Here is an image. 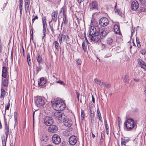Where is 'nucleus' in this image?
I'll list each match as a JSON object with an SVG mask.
<instances>
[{
  "instance_id": "obj_32",
  "label": "nucleus",
  "mask_w": 146,
  "mask_h": 146,
  "mask_svg": "<svg viewBox=\"0 0 146 146\" xmlns=\"http://www.w3.org/2000/svg\"><path fill=\"white\" fill-rule=\"evenodd\" d=\"M5 132L7 138L9 133V128L5 129Z\"/></svg>"
},
{
  "instance_id": "obj_14",
  "label": "nucleus",
  "mask_w": 146,
  "mask_h": 146,
  "mask_svg": "<svg viewBox=\"0 0 146 146\" xmlns=\"http://www.w3.org/2000/svg\"><path fill=\"white\" fill-rule=\"evenodd\" d=\"M131 9L134 11L136 10L139 7V4L137 1H133L131 3Z\"/></svg>"
},
{
  "instance_id": "obj_41",
  "label": "nucleus",
  "mask_w": 146,
  "mask_h": 146,
  "mask_svg": "<svg viewBox=\"0 0 146 146\" xmlns=\"http://www.w3.org/2000/svg\"><path fill=\"white\" fill-rule=\"evenodd\" d=\"M141 4L145 5L146 4V0H139Z\"/></svg>"
},
{
  "instance_id": "obj_53",
  "label": "nucleus",
  "mask_w": 146,
  "mask_h": 146,
  "mask_svg": "<svg viewBox=\"0 0 146 146\" xmlns=\"http://www.w3.org/2000/svg\"><path fill=\"white\" fill-rule=\"evenodd\" d=\"M59 36L60 37V38H59V42L60 44H61L62 43V40H63V38H62V36Z\"/></svg>"
},
{
  "instance_id": "obj_15",
  "label": "nucleus",
  "mask_w": 146,
  "mask_h": 146,
  "mask_svg": "<svg viewBox=\"0 0 146 146\" xmlns=\"http://www.w3.org/2000/svg\"><path fill=\"white\" fill-rule=\"evenodd\" d=\"M48 131L52 133H55L58 130L57 127L54 125H51L48 127Z\"/></svg>"
},
{
  "instance_id": "obj_60",
  "label": "nucleus",
  "mask_w": 146,
  "mask_h": 146,
  "mask_svg": "<svg viewBox=\"0 0 146 146\" xmlns=\"http://www.w3.org/2000/svg\"><path fill=\"white\" fill-rule=\"evenodd\" d=\"M23 56H25V54L24 49L23 47Z\"/></svg>"
},
{
  "instance_id": "obj_4",
  "label": "nucleus",
  "mask_w": 146,
  "mask_h": 146,
  "mask_svg": "<svg viewBox=\"0 0 146 146\" xmlns=\"http://www.w3.org/2000/svg\"><path fill=\"white\" fill-rule=\"evenodd\" d=\"M45 98L43 97L37 96L35 99V105L40 107L44 106L45 104Z\"/></svg>"
},
{
  "instance_id": "obj_51",
  "label": "nucleus",
  "mask_w": 146,
  "mask_h": 146,
  "mask_svg": "<svg viewBox=\"0 0 146 146\" xmlns=\"http://www.w3.org/2000/svg\"><path fill=\"white\" fill-rule=\"evenodd\" d=\"M57 82L58 83H60L62 85H64L65 84L64 82L61 80L58 81Z\"/></svg>"
},
{
  "instance_id": "obj_42",
  "label": "nucleus",
  "mask_w": 146,
  "mask_h": 146,
  "mask_svg": "<svg viewBox=\"0 0 146 146\" xmlns=\"http://www.w3.org/2000/svg\"><path fill=\"white\" fill-rule=\"evenodd\" d=\"M115 12L117 13V14L119 15H121V12L120 10L119 9H117L115 11Z\"/></svg>"
},
{
  "instance_id": "obj_38",
  "label": "nucleus",
  "mask_w": 146,
  "mask_h": 146,
  "mask_svg": "<svg viewBox=\"0 0 146 146\" xmlns=\"http://www.w3.org/2000/svg\"><path fill=\"white\" fill-rule=\"evenodd\" d=\"M140 79H141L140 77H137L136 78H134L133 79V80L135 82H139L140 81Z\"/></svg>"
},
{
  "instance_id": "obj_9",
  "label": "nucleus",
  "mask_w": 146,
  "mask_h": 146,
  "mask_svg": "<svg viewBox=\"0 0 146 146\" xmlns=\"http://www.w3.org/2000/svg\"><path fill=\"white\" fill-rule=\"evenodd\" d=\"M52 141L53 143L56 145L59 144L61 142L60 136L57 134H54L52 137Z\"/></svg>"
},
{
  "instance_id": "obj_61",
  "label": "nucleus",
  "mask_w": 146,
  "mask_h": 146,
  "mask_svg": "<svg viewBox=\"0 0 146 146\" xmlns=\"http://www.w3.org/2000/svg\"><path fill=\"white\" fill-rule=\"evenodd\" d=\"M20 5H23V0H19Z\"/></svg>"
},
{
  "instance_id": "obj_45",
  "label": "nucleus",
  "mask_w": 146,
  "mask_h": 146,
  "mask_svg": "<svg viewBox=\"0 0 146 146\" xmlns=\"http://www.w3.org/2000/svg\"><path fill=\"white\" fill-rule=\"evenodd\" d=\"M23 5H19V8L20 11V14L21 15L22 14V9H23Z\"/></svg>"
},
{
  "instance_id": "obj_18",
  "label": "nucleus",
  "mask_w": 146,
  "mask_h": 146,
  "mask_svg": "<svg viewBox=\"0 0 146 146\" xmlns=\"http://www.w3.org/2000/svg\"><path fill=\"white\" fill-rule=\"evenodd\" d=\"M138 62L140 66L144 70H146V64L140 59H138Z\"/></svg>"
},
{
  "instance_id": "obj_48",
  "label": "nucleus",
  "mask_w": 146,
  "mask_h": 146,
  "mask_svg": "<svg viewBox=\"0 0 146 146\" xmlns=\"http://www.w3.org/2000/svg\"><path fill=\"white\" fill-rule=\"evenodd\" d=\"M38 18V17L37 15L34 18H33V19H32V23L33 24L35 20L36 19H37Z\"/></svg>"
},
{
  "instance_id": "obj_37",
  "label": "nucleus",
  "mask_w": 146,
  "mask_h": 146,
  "mask_svg": "<svg viewBox=\"0 0 146 146\" xmlns=\"http://www.w3.org/2000/svg\"><path fill=\"white\" fill-rule=\"evenodd\" d=\"M53 26L54 24H52V25H50V24L49 27L50 28V29L51 30L52 32L53 33H54V29H53Z\"/></svg>"
},
{
  "instance_id": "obj_50",
  "label": "nucleus",
  "mask_w": 146,
  "mask_h": 146,
  "mask_svg": "<svg viewBox=\"0 0 146 146\" xmlns=\"http://www.w3.org/2000/svg\"><path fill=\"white\" fill-rule=\"evenodd\" d=\"M42 24H43V27H45V25H46V21L45 20H44V19H42Z\"/></svg>"
},
{
  "instance_id": "obj_7",
  "label": "nucleus",
  "mask_w": 146,
  "mask_h": 146,
  "mask_svg": "<svg viewBox=\"0 0 146 146\" xmlns=\"http://www.w3.org/2000/svg\"><path fill=\"white\" fill-rule=\"evenodd\" d=\"M99 22L100 25L103 27H106L109 24L108 19L105 17L101 18Z\"/></svg>"
},
{
  "instance_id": "obj_39",
  "label": "nucleus",
  "mask_w": 146,
  "mask_h": 146,
  "mask_svg": "<svg viewBox=\"0 0 146 146\" xmlns=\"http://www.w3.org/2000/svg\"><path fill=\"white\" fill-rule=\"evenodd\" d=\"M17 113L16 112H15L14 113V118L15 119V122H16L17 117Z\"/></svg>"
},
{
  "instance_id": "obj_44",
  "label": "nucleus",
  "mask_w": 146,
  "mask_h": 146,
  "mask_svg": "<svg viewBox=\"0 0 146 146\" xmlns=\"http://www.w3.org/2000/svg\"><path fill=\"white\" fill-rule=\"evenodd\" d=\"M4 123H5V128L6 129V128H9V125L7 124V122L6 121V120H5Z\"/></svg>"
},
{
  "instance_id": "obj_40",
  "label": "nucleus",
  "mask_w": 146,
  "mask_h": 146,
  "mask_svg": "<svg viewBox=\"0 0 146 146\" xmlns=\"http://www.w3.org/2000/svg\"><path fill=\"white\" fill-rule=\"evenodd\" d=\"M140 11L141 12H145L146 9L143 7H141L140 8Z\"/></svg>"
},
{
  "instance_id": "obj_30",
  "label": "nucleus",
  "mask_w": 146,
  "mask_h": 146,
  "mask_svg": "<svg viewBox=\"0 0 146 146\" xmlns=\"http://www.w3.org/2000/svg\"><path fill=\"white\" fill-rule=\"evenodd\" d=\"M129 77V76L127 75H126L123 78V80L124 82L126 83H127L128 82Z\"/></svg>"
},
{
  "instance_id": "obj_46",
  "label": "nucleus",
  "mask_w": 146,
  "mask_h": 146,
  "mask_svg": "<svg viewBox=\"0 0 146 146\" xmlns=\"http://www.w3.org/2000/svg\"><path fill=\"white\" fill-rule=\"evenodd\" d=\"M141 53L143 55H144L146 53V51L145 49H143L141 50Z\"/></svg>"
},
{
  "instance_id": "obj_22",
  "label": "nucleus",
  "mask_w": 146,
  "mask_h": 146,
  "mask_svg": "<svg viewBox=\"0 0 146 146\" xmlns=\"http://www.w3.org/2000/svg\"><path fill=\"white\" fill-rule=\"evenodd\" d=\"M58 14V12L56 11H54L52 13V20L53 21L56 22L57 20V16Z\"/></svg>"
},
{
  "instance_id": "obj_10",
  "label": "nucleus",
  "mask_w": 146,
  "mask_h": 146,
  "mask_svg": "<svg viewBox=\"0 0 146 146\" xmlns=\"http://www.w3.org/2000/svg\"><path fill=\"white\" fill-rule=\"evenodd\" d=\"M108 33V32L105 29H100L97 31V33L99 34L102 39L104 38Z\"/></svg>"
},
{
  "instance_id": "obj_35",
  "label": "nucleus",
  "mask_w": 146,
  "mask_h": 146,
  "mask_svg": "<svg viewBox=\"0 0 146 146\" xmlns=\"http://www.w3.org/2000/svg\"><path fill=\"white\" fill-rule=\"evenodd\" d=\"M10 102L9 101V102H8L7 106H6V107H5V113L6 112V110H9V108L10 106Z\"/></svg>"
},
{
  "instance_id": "obj_24",
  "label": "nucleus",
  "mask_w": 146,
  "mask_h": 146,
  "mask_svg": "<svg viewBox=\"0 0 146 146\" xmlns=\"http://www.w3.org/2000/svg\"><path fill=\"white\" fill-rule=\"evenodd\" d=\"M113 29L114 32L117 34L119 33L120 31L118 26L117 25H115L114 26Z\"/></svg>"
},
{
  "instance_id": "obj_1",
  "label": "nucleus",
  "mask_w": 146,
  "mask_h": 146,
  "mask_svg": "<svg viewBox=\"0 0 146 146\" xmlns=\"http://www.w3.org/2000/svg\"><path fill=\"white\" fill-rule=\"evenodd\" d=\"M54 116L58 119L59 122H64L66 126L70 127L72 125V122L71 119L65 118V115L63 114L56 112L54 113Z\"/></svg>"
},
{
  "instance_id": "obj_11",
  "label": "nucleus",
  "mask_w": 146,
  "mask_h": 146,
  "mask_svg": "<svg viewBox=\"0 0 146 146\" xmlns=\"http://www.w3.org/2000/svg\"><path fill=\"white\" fill-rule=\"evenodd\" d=\"M44 121L45 124L47 126L51 125L53 122V120L52 118L49 117H46Z\"/></svg>"
},
{
  "instance_id": "obj_52",
  "label": "nucleus",
  "mask_w": 146,
  "mask_h": 146,
  "mask_svg": "<svg viewBox=\"0 0 146 146\" xmlns=\"http://www.w3.org/2000/svg\"><path fill=\"white\" fill-rule=\"evenodd\" d=\"M76 94L77 98L78 99V100L79 101V93L77 92V91H76Z\"/></svg>"
},
{
  "instance_id": "obj_25",
  "label": "nucleus",
  "mask_w": 146,
  "mask_h": 146,
  "mask_svg": "<svg viewBox=\"0 0 146 146\" xmlns=\"http://www.w3.org/2000/svg\"><path fill=\"white\" fill-rule=\"evenodd\" d=\"M6 92L4 89L2 88L1 89V94L0 96L1 98H3L5 96Z\"/></svg>"
},
{
  "instance_id": "obj_29",
  "label": "nucleus",
  "mask_w": 146,
  "mask_h": 146,
  "mask_svg": "<svg viewBox=\"0 0 146 146\" xmlns=\"http://www.w3.org/2000/svg\"><path fill=\"white\" fill-rule=\"evenodd\" d=\"M94 82L95 83L101 86H102L103 85V83L100 80H98L97 78H95L94 80Z\"/></svg>"
},
{
  "instance_id": "obj_64",
  "label": "nucleus",
  "mask_w": 146,
  "mask_h": 146,
  "mask_svg": "<svg viewBox=\"0 0 146 146\" xmlns=\"http://www.w3.org/2000/svg\"><path fill=\"white\" fill-rule=\"evenodd\" d=\"M137 46L138 48L141 47V45L140 43L137 44Z\"/></svg>"
},
{
  "instance_id": "obj_2",
  "label": "nucleus",
  "mask_w": 146,
  "mask_h": 146,
  "mask_svg": "<svg viewBox=\"0 0 146 146\" xmlns=\"http://www.w3.org/2000/svg\"><path fill=\"white\" fill-rule=\"evenodd\" d=\"M52 106L55 110L59 111L63 110L66 107L65 103L60 99L57 100L52 104Z\"/></svg>"
},
{
  "instance_id": "obj_23",
  "label": "nucleus",
  "mask_w": 146,
  "mask_h": 146,
  "mask_svg": "<svg viewBox=\"0 0 146 146\" xmlns=\"http://www.w3.org/2000/svg\"><path fill=\"white\" fill-rule=\"evenodd\" d=\"M129 141L130 140L129 139H123L121 138V145L122 146H126L125 144Z\"/></svg>"
},
{
  "instance_id": "obj_47",
  "label": "nucleus",
  "mask_w": 146,
  "mask_h": 146,
  "mask_svg": "<svg viewBox=\"0 0 146 146\" xmlns=\"http://www.w3.org/2000/svg\"><path fill=\"white\" fill-rule=\"evenodd\" d=\"M104 86V87H110L111 86L109 84H103V85L102 86Z\"/></svg>"
},
{
  "instance_id": "obj_49",
  "label": "nucleus",
  "mask_w": 146,
  "mask_h": 146,
  "mask_svg": "<svg viewBox=\"0 0 146 146\" xmlns=\"http://www.w3.org/2000/svg\"><path fill=\"white\" fill-rule=\"evenodd\" d=\"M84 116H85V115H84V111H82V112H81V118H82V119H84Z\"/></svg>"
},
{
  "instance_id": "obj_17",
  "label": "nucleus",
  "mask_w": 146,
  "mask_h": 146,
  "mask_svg": "<svg viewBox=\"0 0 146 146\" xmlns=\"http://www.w3.org/2000/svg\"><path fill=\"white\" fill-rule=\"evenodd\" d=\"M7 67L3 65L2 68V77L7 78Z\"/></svg>"
},
{
  "instance_id": "obj_36",
  "label": "nucleus",
  "mask_w": 146,
  "mask_h": 146,
  "mask_svg": "<svg viewBox=\"0 0 146 146\" xmlns=\"http://www.w3.org/2000/svg\"><path fill=\"white\" fill-rule=\"evenodd\" d=\"M82 47L83 49L84 50V51L85 52L86 51V50L87 49V48H86V46H85V42L84 41L82 43Z\"/></svg>"
},
{
  "instance_id": "obj_8",
  "label": "nucleus",
  "mask_w": 146,
  "mask_h": 146,
  "mask_svg": "<svg viewBox=\"0 0 146 146\" xmlns=\"http://www.w3.org/2000/svg\"><path fill=\"white\" fill-rule=\"evenodd\" d=\"M92 37L89 38V39H90L91 41L93 40L94 42L98 43H99L101 42L102 38H100L99 34L97 33L96 35H93Z\"/></svg>"
},
{
  "instance_id": "obj_12",
  "label": "nucleus",
  "mask_w": 146,
  "mask_h": 146,
  "mask_svg": "<svg viewBox=\"0 0 146 146\" xmlns=\"http://www.w3.org/2000/svg\"><path fill=\"white\" fill-rule=\"evenodd\" d=\"M77 141V138L75 135H72L69 138V142L70 144L71 145H75Z\"/></svg>"
},
{
  "instance_id": "obj_28",
  "label": "nucleus",
  "mask_w": 146,
  "mask_h": 146,
  "mask_svg": "<svg viewBox=\"0 0 146 146\" xmlns=\"http://www.w3.org/2000/svg\"><path fill=\"white\" fill-rule=\"evenodd\" d=\"M42 68L41 65L40 64H38V65L36 66V71L37 73L41 70Z\"/></svg>"
},
{
  "instance_id": "obj_19",
  "label": "nucleus",
  "mask_w": 146,
  "mask_h": 146,
  "mask_svg": "<svg viewBox=\"0 0 146 146\" xmlns=\"http://www.w3.org/2000/svg\"><path fill=\"white\" fill-rule=\"evenodd\" d=\"M107 42L108 44L111 45L112 46H115L116 44V42L113 41L111 38H110L108 39L107 40Z\"/></svg>"
},
{
  "instance_id": "obj_27",
  "label": "nucleus",
  "mask_w": 146,
  "mask_h": 146,
  "mask_svg": "<svg viewBox=\"0 0 146 146\" xmlns=\"http://www.w3.org/2000/svg\"><path fill=\"white\" fill-rule=\"evenodd\" d=\"M97 116L99 120L102 121V117L101 116V114L100 111L99 110V108H98L97 109Z\"/></svg>"
},
{
  "instance_id": "obj_54",
  "label": "nucleus",
  "mask_w": 146,
  "mask_h": 146,
  "mask_svg": "<svg viewBox=\"0 0 146 146\" xmlns=\"http://www.w3.org/2000/svg\"><path fill=\"white\" fill-rule=\"evenodd\" d=\"M30 34H31V36L32 37H33V29L32 28L30 30Z\"/></svg>"
},
{
  "instance_id": "obj_6",
  "label": "nucleus",
  "mask_w": 146,
  "mask_h": 146,
  "mask_svg": "<svg viewBox=\"0 0 146 146\" xmlns=\"http://www.w3.org/2000/svg\"><path fill=\"white\" fill-rule=\"evenodd\" d=\"M89 7L90 11L97 10L98 7L97 2L94 1L90 3L89 4Z\"/></svg>"
},
{
  "instance_id": "obj_13",
  "label": "nucleus",
  "mask_w": 146,
  "mask_h": 146,
  "mask_svg": "<svg viewBox=\"0 0 146 146\" xmlns=\"http://www.w3.org/2000/svg\"><path fill=\"white\" fill-rule=\"evenodd\" d=\"M65 11L64 9V8H62L60 11V13L62 14L63 16V21L61 25V26H62L63 25H66L68 23L67 20L66 19V15L65 14Z\"/></svg>"
},
{
  "instance_id": "obj_21",
  "label": "nucleus",
  "mask_w": 146,
  "mask_h": 146,
  "mask_svg": "<svg viewBox=\"0 0 146 146\" xmlns=\"http://www.w3.org/2000/svg\"><path fill=\"white\" fill-rule=\"evenodd\" d=\"M8 84V81L7 78L2 79V86H7Z\"/></svg>"
},
{
  "instance_id": "obj_55",
  "label": "nucleus",
  "mask_w": 146,
  "mask_h": 146,
  "mask_svg": "<svg viewBox=\"0 0 146 146\" xmlns=\"http://www.w3.org/2000/svg\"><path fill=\"white\" fill-rule=\"evenodd\" d=\"M94 113L91 114L90 115V116L91 118V120L92 121V119H93L94 117Z\"/></svg>"
},
{
  "instance_id": "obj_31",
  "label": "nucleus",
  "mask_w": 146,
  "mask_h": 146,
  "mask_svg": "<svg viewBox=\"0 0 146 146\" xmlns=\"http://www.w3.org/2000/svg\"><path fill=\"white\" fill-rule=\"evenodd\" d=\"M54 43L56 49L57 50H58L59 47H60V46L59 43L57 41H55L54 42Z\"/></svg>"
},
{
  "instance_id": "obj_16",
  "label": "nucleus",
  "mask_w": 146,
  "mask_h": 146,
  "mask_svg": "<svg viewBox=\"0 0 146 146\" xmlns=\"http://www.w3.org/2000/svg\"><path fill=\"white\" fill-rule=\"evenodd\" d=\"M25 7L26 13L27 14L30 11V9H29L30 1L29 0H25Z\"/></svg>"
},
{
  "instance_id": "obj_58",
  "label": "nucleus",
  "mask_w": 146,
  "mask_h": 146,
  "mask_svg": "<svg viewBox=\"0 0 146 146\" xmlns=\"http://www.w3.org/2000/svg\"><path fill=\"white\" fill-rule=\"evenodd\" d=\"M78 3L79 4L81 3L82 2H83L84 0H77Z\"/></svg>"
},
{
  "instance_id": "obj_57",
  "label": "nucleus",
  "mask_w": 146,
  "mask_h": 146,
  "mask_svg": "<svg viewBox=\"0 0 146 146\" xmlns=\"http://www.w3.org/2000/svg\"><path fill=\"white\" fill-rule=\"evenodd\" d=\"M45 33H43V35L42 36V39H44V40H45Z\"/></svg>"
},
{
  "instance_id": "obj_63",
  "label": "nucleus",
  "mask_w": 146,
  "mask_h": 146,
  "mask_svg": "<svg viewBox=\"0 0 146 146\" xmlns=\"http://www.w3.org/2000/svg\"><path fill=\"white\" fill-rule=\"evenodd\" d=\"M105 128L106 130H108L109 129V127L108 126V125H105Z\"/></svg>"
},
{
  "instance_id": "obj_20",
  "label": "nucleus",
  "mask_w": 146,
  "mask_h": 146,
  "mask_svg": "<svg viewBox=\"0 0 146 146\" xmlns=\"http://www.w3.org/2000/svg\"><path fill=\"white\" fill-rule=\"evenodd\" d=\"M46 82L45 79L43 77L40 78V81L38 82V84L40 86H43Z\"/></svg>"
},
{
  "instance_id": "obj_34",
  "label": "nucleus",
  "mask_w": 146,
  "mask_h": 146,
  "mask_svg": "<svg viewBox=\"0 0 146 146\" xmlns=\"http://www.w3.org/2000/svg\"><path fill=\"white\" fill-rule=\"evenodd\" d=\"M27 62L28 63V64L29 66H30V64H31V59L30 57V55L29 54H28L27 55Z\"/></svg>"
},
{
  "instance_id": "obj_56",
  "label": "nucleus",
  "mask_w": 146,
  "mask_h": 146,
  "mask_svg": "<svg viewBox=\"0 0 146 146\" xmlns=\"http://www.w3.org/2000/svg\"><path fill=\"white\" fill-rule=\"evenodd\" d=\"M43 33H45L46 32V27H43Z\"/></svg>"
},
{
  "instance_id": "obj_5",
  "label": "nucleus",
  "mask_w": 146,
  "mask_h": 146,
  "mask_svg": "<svg viewBox=\"0 0 146 146\" xmlns=\"http://www.w3.org/2000/svg\"><path fill=\"white\" fill-rule=\"evenodd\" d=\"M134 120L132 119H128L124 123V125L125 126L127 130H131L135 126Z\"/></svg>"
},
{
  "instance_id": "obj_33",
  "label": "nucleus",
  "mask_w": 146,
  "mask_h": 146,
  "mask_svg": "<svg viewBox=\"0 0 146 146\" xmlns=\"http://www.w3.org/2000/svg\"><path fill=\"white\" fill-rule=\"evenodd\" d=\"M37 60L38 63V64H40L42 62V59L41 56L38 55L37 57Z\"/></svg>"
},
{
  "instance_id": "obj_59",
  "label": "nucleus",
  "mask_w": 146,
  "mask_h": 146,
  "mask_svg": "<svg viewBox=\"0 0 146 146\" xmlns=\"http://www.w3.org/2000/svg\"><path fill=\"white\" fill-rule=\"evenodd\" d=\"M11 60H13V55L12 52L11 53Z\"/></svg>"
},
{
  "instance_id": "obj_3",
  "label": "nucleus",
  "mask_w": 146,
  "mask_h": 146,
  "mask_svg": "<svg viewBox=\"0 0 146 146\" xmlns=\"http://www.w3.org/2000/svg\"><path fill=\"white\" fill-rule=\"evenodd\" d=\"M93 25L90 27L89 31V38L92 37L93 35L97 34V31L98 30L99 28L98 27V24L97 21L94 20L91 22Z\"/></svg>"
},
{
  "instance_id": "obj_62",
  "label": "nucleus",
  "mask_w": 146,
  "mask_h": 146,
  "mask_svg": "<svg viewBox=\"0 0 146 146\" xmlns=\"http://www.w3.org/2000/svg\"><path fill=\"white\" fill-rule=\"evenodd\" d=\"M92 102L94 103V102H95V99L94 98L93 96H92Z\"/></svg>"
},
{
  "instance_id": "obj_26",
  "label": "nucleus",
  "mask_w": 146,
  "mask_h": 146,
  "mask_svg": "<svg viewBox=\"0 0 146 146\" xmlns=\"http://www.w3.org/2000/svg\"><path fill=\"white\" fill-rule=\"evenodd\" d=\"M60 36H62V38L63 40H67L68 39H69L68 36L67 35H64L63 34H60Z\"/></svg>"
},
{
  "instance_id": "obj_43",
  "label": "nucleus",
  "mask_w": 146,
  "mask_h": 146,
  "mask_svg": "<svg viewBox=\"0 0 146 146\" xmlns=\"http://www.w3.org/2000/svg\"><path fill=\"white\" fill-rule=\"evenodd\" d=\"M77 62L78 64V65H80L81 64V63H82V61H81V60L80 59V58H78L77 60Z\"/></svg>"
}]
</instances>
